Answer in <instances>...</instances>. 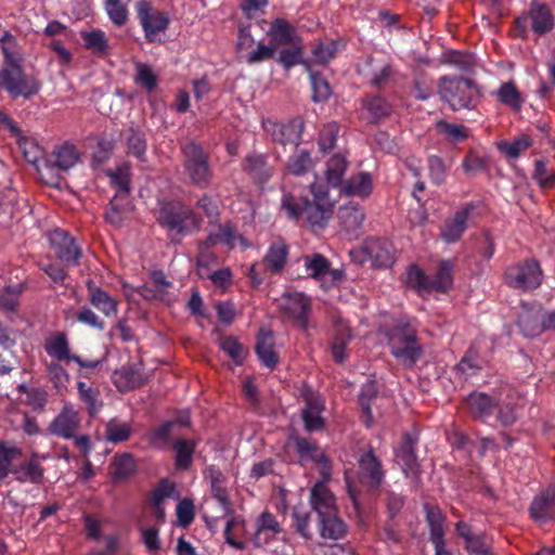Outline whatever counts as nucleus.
Here are the masks:
<instances>
[{
	"instance_id": "obj_1",
	"label": "nucleus",
	"mask_w": 555,
	"mask_h": 555,
	"mask_svg": "<svg viewBox=\"0 0 555 555\" xmlns=\"http://www.w3.org/2000/svg\"><path fill=\"white\" fill-rule=\"evenodd\" d=\"M333 208L334 202L323 185L311 183L309 188H283L281 209L291 220L305 219L311 228L322 230L332 217Z\"/></svg>"
},
{
	"instance_id": "obj_2",
	"label": "nucleus",
	"mask_w": 555,
	"mask_h": 555,
	"mask_svg": "<svg viewBox=\"0 0 555 555\" xmlns=\"http://www.w3.org/2000/svg\"><path fill=\"white\" fill-rule=\"evenodd\" d=\"M358 463L357 485L347 479V491L356 512L359 514L364 504V494L374 498L380 494L385 470L372 449L363 453Z\"/></svg>"
},
{
	"instance_id": "obj_3",
	"label": "nucleus",
	"mask_w": 555,
	"mask_h": 555,
	"mask_svg": "<svg viewBox=\"0 0 555 555\" xmlns=\"http://www.w3.org/2000/svg\"><path fill=\"white\" fill-rule=\"evenodd\" d=\"M157 222L166 230L170 243L177 245L198 231L203 219L181 201H165L160 204Z\"/></svg>"
},
{
	"instance_id": "obj_4",
	"label": "nucleus",
	"mask_w": 555,
	"mask_h": 555,
	"mask_svg": "<svg viewBox=\"0 0 555 555\" xmlns=\"http://www.w3.org/2000/svg\"><path fill=\"white\" fill-rule=\"evenodd\" d=\"M387 339L391 356L404 367H414L424 351L416 327L410 322H398L388 330Z\"/></svg>"
},
{
	"instance_id": "obj_5",
	"label": "nucleus",
	"mask_w": 555,
	"mask_h": 555,
	"mask_svg": "<svg viewBox=\"0 0 555 555\" xmlns=\"http://www.w3.org/2000/svg\"><path fill=\"white\" fill-rule=\"evenodd\" d=\"M438 93L441 101L454 112L474 109L480 102V92L475 81L462 76L441 77Z\"/></svg>"
},
{
	"instance_id": "obj_6",
	"label": "nucleus",
	"mask_w": 555,
	"mask_h": 555,
	"mask_svg": "<svg viewBox=\"0 0 555 555\" xmlns=\"http://www.w3.org/2000/svg\"><path fill=\"white\" fill-rule=\"evenodd\" d=\"M183 169L191 184L205 189L212 181V169L209 165V155L203 146L189 141L182 145Z\"/></svg>"
},
{
	"instance_id": "obj_7",
	"label": "nucleus",
	"mask_w": 555,
	"mask_h": 555,
	"mask_svg": "<svg viewBox=\"0 0 555 555\" xmlns=\"http://www.w3.org/2000/svg\"><path fill=\"white\" fill-rule=\"evenodd\" d=\"M504 283L516 291L530 293L543 282V270L535 258H526L508 266L503 274Z\"/></svg>"
},
{
	"instance_id": "obj_8",
	"label": "nucleus",
	"mask_w": 555,
	"mask_h": 555,
	"mask_svg": "<svg viewBox=\"0 0 555 555\" xmlns=\"http://www.w3.org/2000/svg\"><path fill=\"white\" fill-rule=\"evenodd\" d=\"M40 88V81L34 76L26 75L15 62L10 61L0 69V90L7 91L12 99H29L36 95Z\"/></svg>"
},
{
	"instance_id": "obj_9",
	"label": "nucleus",
	"mask_w": 555,
	"mask_h": 555,
	"mask_svg": "<svg viewBox=\"0 0 555 555\" xmlns=\"http://www.w3.org/2000/svg\"><path fill=\"white\" fill-rule=\"evenodd\" d=\"M134 9L146 42H162L159 35L164 34L170 24L168 14L156 9L149 0H139Z\"/></svg>"
},
{
	"instance_id": "obj_10",
	"label": "nucleus",
	"mask_w": 555,
	"mask_h": 555,
	"mask_svg": "<svg viewBox=\"0 0 555 555\" xmlns=\"http://www.w3.org/2000/svg\"><path fill=\"white\" fill-rule=\"evenodd\" d=\"M528 21L531 23V30L538 36H543L554 28V16L551 9L539 1H532L528 14L515 20L516 30L522 39L528 34Z\"/></svg>"
},
{
	"instance_id": "obj_11",
	"label": "nucleus",
	"mask_w": 555,
	"mask_h": 555,
	"mask_svg": "<svg viewBox=\"0 0 555 555\" xmlns=\"http://www.w3.org/2000/svg\"><path fill=\"white\" fill-rule=\"evenodd\" d=\"M280 309L283 315L301 331L307 332L309 330L312 302L306 294L301 292L283 294Z\"/></svg>"
},
{
	"instance_id": "obj_12",
	"label": "nucleus",
	"mask_w": 555,
	"mask_h": 555,
	"mask_svg": "<svg viewBox=\"0 0 555 555\" xmlns=\"http://www.w3.org/2000/svg\"><path fill=\"white\" fill-rule=\"evenodd\" d=\"M131 165L128 162L119 164L114 170H106L109 185L115 190V195L109 205L113 210L120 212L128 201L131 191Z\"/></svg>"
},
{
	"instance_id": "obj_13",
	"label": "nucleus",
	"mask_w": 555,
	"mask_h": 555,
	"mask_svg": "<svg viewBox=\"0 0 555 555\" xmlns=\"http://www.w3.org/2000/svg\"><path fill=\"white\" fill-rule=\"evenodd\" d=\"M262 127L274 143L298 146L301 141L304 122L300 119L295 118L287 122L267 119L262 122Z\"/></svg>"
},
{
	"instance_id": "obj_14",
	"label": "nucleus",
	"mask_w": 555,
	"mask_h": 555,
	"mask_svg": "<svg viewBox=\"0 0 555 555\" xmlns=\"http://www.w3.org/2000/svg\"><path fill=\"white\" fill-rule=\"evenodd\" d=\"M479 207L477 202L465 203L454 215L446 219L440 236L447 244L459 242L468 228V221L473 212Z\"/></svg>"
},
{
	"instance_id": "obj_15",
	"label": "nucleus",
	"mask_w": 555,
	"mask_h": 555,
	"mask_svg": "<svg viewBox=\"0 0 555 555\" xmlns=\"http://www.w3.org/2000/svg\"><path fill=\"white\" fill-rule=\"evenodd\" d=\"M56 258L65 266H76L82 256L75 238L62 229H55L49 235Z\"/></svg>"
},
{
	"instance_id": "obj_16",
	"label": "nucleus",
	"mask_w": 555,
	"mask_h": 555,
	"mask_svg": "<svg viewBox=\"0 0 555 555\" xmlns=\"http://www.w3.org/2000/svg\"><path fill=\"white\" fill-rule=\"evenodd\" d=\"M468 414L482 423L493 415L499 405V399L486 392L473 391L464 400Z\"/></svg>"
},
{
	"instance_id": "obj_17",
	"label": "nucleus",
	"mask_w": 555,
	"mask_h": 555,
	"mask_svg": "<svg viewBox=\"0 0 555 555\" xmlns=\"http://www.w3.org/2000/svg\"><path fill=\"white\" fill-rule=\"evenodd\" d=\"M269 156L262 153H249L245 156L242 169L258 185L262 186L274 175V167L268 162Z\"/></svg>"
},
{
	"instance_id": "obj_18",
	"label": "nucleus",
	"mask_w": 555,
	"mask_h": 555,
	"mask_svg": "<svg viewBox=\"0 0 555 555\" xmlns=\"http://www.w3.org/2000/svg\"><path fill=\"white\" fill-rule=\"evenodd\" d=\"M80 427L78 412L69 403H65L61 412L50 423L49 430L52 435L70 439Z\"/></svg>"
},
{
	"instance_id": "obj_19",
	"label": "nucleus",
	"mask_w": 555,
	"mask_h": 555,
	"mask_svg": "<svg viewBox=\"0 0 555 555\" xmlns=\"http://www.w3.org/2000/svg\"><path fill=\"white\" fill-rule=\"evenodd\" d=\"M529 513L535 521L544 522L555 517V485L548 486L533 498Z\"/></svg>"
},
{
	"instance_id": "obj_20",
	"label": "nucleus",
	"mask_w": 555,
	"mask_h": 555,
	"mask_svg": "<svg viewBox=\"0 0 555 555\" xmlns=\"http://www.w3.org/2000/svg\"><path fill=\"white\" fill-rule=\"evenodd\" d=\"M236 241H238L242 246L248 247L247 241L243 235L237 233L235 225L231 222H225L219 224L217 231L210 232L207 235L203 242V246L209 249L218 244H223L228 248H234Z\"/></svg>"
},
{
	"instance_id": "obj_21",
	"label": "nucleus",
	"mask_w": 555,
	"mask_h": 555,
	"mask_svg": "<svg viewBox=\"0 0 555 555\" xmlns=\"http://www.w3.org/2000/svg\"><path fill=\"white\" fill-rule=\"evenodd\" d=\"M282 531L276 517L264 511L256 520V532L253 537V543L257 547H261L270 543Z\"/></svg>"
},
{
	"instance_id": "obj_22",
	"label": "nucleus",
	"mask_w": 555,
	"mask_h": 555,
	"mask_svg": "<svg viewBox=\"0 0 555 555\" xmlns=\"http://www.w3.org/2000/svg\"><path fill=\"white\" fill-rule=\"evenodd\" d=\"M340 195L367 198L373 191L371 173L360 171L352 175L338 186Z\"/></svg>"
},
{
	"instance_id": "obj_23",
	"label": "nucleus",
	"mask_w": 555,
	"mask_h": 555,
	"mask_svg": "<svg viewBox=\"0 0 555 555\" xmlns=\"http://www.w3.org/2000/svg\"><path fill=\"white\" fill-rule=\"evenodd\" d=\"M352 339V331L349 325L338 320L334 323V333L331 343V351L336 363H344L348 357V345Z\"/></svg>"
},
{
	"instance_id": "obj_24",
	"label": "nucleus",
	"mask_w": 555,
	"mask_h": 555,
	"mask_svg": "<svg viewBox=\"0 0 555 555\" xmlns=\"http://www.w3.org/2000/svg\"><path fill=\"white\" fill-rule=\"evenodd\" d=\"M268 36L270 43L276 49L282 46L295 44L296 42L302 41L295 27L288 21L281 17L275 18L271 23Z\"/></svg>"
},
{
	"instance_id": "obj_25",
	"label": "nucleus",
	"mask_w": 555,
	"mask_h": 555,
	"mask_svg": "<svg viewBox=\"0 0 555 555\" xmlns=\"http://www.w3.org/2000/svg\"><path fill=\"white\" fill-rule=\"evenodd\" d=\"M309 502L318 516L337 509L335 495L323 481L315 482L311 488Z\"/></svg>"
},
{
	"instance_id": "obj_26",
	"label": "nucleus",
	"mask_w": 555,
	"mask_h": 555,
	"mask_svg": "<svg viewBox=\"0 0 555 555\" xmlns=\"http://www.w3.org/2000/svg\"><path fill=\"white\" fill-rule=\"evenodd\" d=\"M517 325L526 337H537L545 332L541 309L524 306L517 318Z\"/></svg>"
},
{
	"instance_id": "obj_27",
	"label": "nucleus",
	"mask_w": 555,
	"mask_h": 555,
	"mask_svg": "<svg viewBox=\"0 0 555 555\" xmlns=\"http://www.w3.org/2000/svg\"><path fill=\"white\" fill-rule=\"evenodd\" d=\"M318 530L323 539L339 540L346 535L347 525L335 509L318 516Z\"/></svg>"
},
{
	"instance_id": "obj_28",
	"label": "nucleus",
	"mask_w": 555,
	"mask_h": 555,
	"mask_svg": "<svg viewBox=\"0 0 555 555\" xmlns=\"http://www.w3.org/2000/svg\"><path fill=\"white\" fill-rule=\"evenodd\" d=\"M13 475L20 482L41 483L44 468L38 454L34 453L28 459L14 466Z\"/></svg>"
},
{
	"instance_id": "obj_29",
	"label": "nucleus",
	"mask_w": 555,
	"mask_h": 555,
	"mask_svg": "<svg viewBox=\"0 0 555 555\" xmlns=\"http://www.w3.org/2000/svg\"><path fill=\"white\" fill-rule=\"evenodd\" d=\"M152 284H143L138 287V294L146 300H165L172 283L167 280L163 271H154L151 274Z\"/></svg>"
},
{
	"instance_id": "obj_30",
	"label": "nucleus",
	"mask_w": 555,
	"mask_h": 555,
	"mask_svg": "<svg viewBox=\"0 0 555 555\" xmlns=\"http://www.w3.org/2000/svg\"><path fill=\"white\" fill-rule=\"evenodd\" d=\"M364 248L377 268H387L393 262V247L387 240L371 238L366 241Z\"/></svg>"
},
{
	"instance_id": "obj_31",
	"label": "nucleus",
	"mask_w": 555,
	"mask_h": 555,
	"mask_svg": "<svg viewBox=\"0 0 555 555\" xmlns=\"http://www.w3.org/2000/svg\"><path fill=\"white\" fill-rule=\"evenodd\" d=\"M416 439L405 433L402 437L400 448L397 451V457L402 463V469L406 476H416L420 473V464L415 451Z\"/></svg>"
},
{
	"instance_id": "obj_32",
	"label": "nucleus",
	"mask_w": 555,
	"mask_h": 555,
	"mask_svg": "<svg viewBox=\"0 0 555 555\" xmlns=\"http://www.w3.org/2000/svg\"><path fill=\"white\" fill-rule=\"evenodd\" d=\"M256 354L260 362L268 369H274L279 363V356L274 350V337L271 331L261 330L257 335Z\"/></svg>"
},
{
	"instance_id": "obj_33",
	"label": "nucleus",
	"mask_w": 555,
	"mask_h": 555,
	"mask_svg": "<svg viewBox=\"0 0 555 555\" xmlns=\"http://www.w3.org/2000/svg\"><path fill=\"white\" fill-rule=\"evenodd\" d=\"M323 410L324 404L320 398L310 397L306 400L301 416L307 431L314 433L324 428L325 422L322 417Z\"/></svg>"
},
{
	"instance_id": "obj_34",
	"label": "nucleus",
	"mask_w": 555,
	"mask_h": 555,
	"mask_svg": "<svg viewBox=\"0 0 555 555\" xmlns=\"http://www.w3.org/2000/svg\"><path fill=\"white\" fill-rule=\"evenodd\" d=\"M338 218L343 228L348 233H356L362 228L365 214L362 206L356 202H349L339 207Z\"/></svg>"
},
{
	"instance_id": "obj_35",
	"label": "nucleus",
	"mask_w": 555,
	"mask_h": 555,
	"mask_svg": "<svg viewBox=\"0 0 555 555\" xmlns=\"http://www.w3.org/2000/svg\"><path fill=\"white\" fill-rule=\"evenodd\" d=\"M453 272L454 262L452 260H440L435 276L429 278V294L434 292L448 293L453 286Z\"/></svg>"
},
{
	"instance_id": "obj_36",
	"label": "nucleus",
	"mask_w": 555,
	"mask_h": 555,
	"mask_svg": "<svg viewBox=\"0 0 555 555\" xmlns=\"http://www.w3.org/2000/svg\"><path fill=\"white\" fill-rule=\"evenodd\" d=\"M287 257L288 246L283 241L274 242L263 257V266L272 274H278L284 269Z\"/></svg>"
},
{
	"instance_id": "obj_37",
	"label": "nucleus",
	"mask_w": 555,
	"mask_h": 555,
	"mask_svg": "<svg viewBox=\"0 0 555 555\" xmlns=\"http://www.w3.org/2000/svg\"><path fill=\"white\" fill-rule=\"evenodd\" d=\"M112 380L119 391H128L141 387L144 378L141 372L132 366H122L112 375Z\"/></svg>"
},
{
	"instance_id": "obj_38",
	"label": "nucleus",
	"mask_w": 555,
	"mask_h": 555,
	"mask_svg": "<svg viewBox=\"0 0 555 555\" xmlns=\"http://www.w3.org/2000/svg\"><path fill=\"white\" fill-rule=\"evenodd\" d=\"M196 447L197 442L193 439H177L173 441L175 466L178 470H188L192 466Z\"/></svg>"
},
{
	"instance_id": "obj_39",
	"label": "nucleus",
	"mask_w": 555,
	"mask_h": 555,
	"mask_svg": "<svg viewBox=\"0 0 555 555\" xmlns=\"http://www.w3.org/2000/svg\"><path fill=\"white\" fill-rule=\"evenodd\" d=\"M78 159L79 153L76 146L69 143H64L53 150L49 162L61 170H68L76 165Z\"/></svg>"
},
{
	"instance_id": "obj_40",
	"label": "nucleus",
	"mask_w": 555,
	"mask_h": 555,
	"mask_svg": "<svg viewBox=\"0 0 555 555\" xmlns=\"http://www.w3.org/2000/svg\"><path fill=\"white\" fill-rule=\"evenodd\" d=\"M494 94L500 103L515 112H519L525 103L520 91L513 80L503 82Z\"/></svg>"
},
{
	"instance_id": "obj_41",
	"label": "nucleus",
	"mask_w": 555,
	"mask_h": 555,
	"mask_svg": "<svg viewBox=\"0 0 555 555\" xmlns=\"http://www.w3.org/2000/svg\"><path fill=\"white\" fill-rule=\"evenodd\" d=\"M137 465L130 453L116 454L111 464V475L114 482H121L128 479L134 472Z\"/></svg>"
},
{
	"instance_id": "obj_42",
	"label": "nucleus",
	"mask_w": 555,
	"mask_h": 555,
	"mask_svg": "<svg viewBox=\"0 0 555 555\" xmlns=\"http://www.w3.org/2000/svg\"><path fill=\"white\" fill-rule=\"evenodd\" d=\"M425 514H426V522L429 527V540H440L444 539V521L446 516L442 511L437 505H425Z\"/></svg>"
},
{
	"instance_id": "obj_43",
	"label": "nucleus",
	"mask_w": 555,
	"mask_h": 555,
	"mask_svg": "<svg viewBox=\"0 0 555 555\" xmlns=\"http://www.w3.org/2000/svg\"><path fill=\"white\" fill-rule=\"evenodd\" d=\"M295 449L301 460H311L317 464H324L328 462L327 456L319 452V446L315 441L304 437H294Z\"/></svg>"
},
{
	"instance_id": "obj_44",
	"label": "nucleus",
	"mask_w": 555,
	"mask_h": 555,
	"mask_svg": "<svg viewBox=\"0 0 555 555\" xmlns=\"http://www.w3.org/2000/svg\"><path fill=\"white\" fill-rule=\"evenodd\" d=\"M348 160L347 158L338 153L334 154L326 164V181L327 184L333 188H338L343 183V177L347 170Z\"/></svg>"
},
{
	"instance_id": "obj_45",
	"label": "nucleus",
	"mask_w": 555,
	"mask_h": 555,
	"mask_svg": "<svg viewBox=\"0 0 555 555\" xmlns=\"http://www.w3.org/2000/svg\"><path fill=\"white\" fill-rule=\"evenodd\" d=\"M454 370L461 378L467 380L470 377L479 375L482 370V363L477 352L469 349L455 365Z\"/></svg>"
},
{
	"instance_id": "obj_46",
	"label": "nucleus",
	"mask_w": 555,
	"mask_h": 555,
	"mask_svg": "<svg viewBox=\"0 0 555 555\" xmlns=\"http://www.w3.org/2000/svg\"><path fill=\"white\" fill-rule=\"evenodd\" d=\"M22 456V450L15 446L0 442V482L13 475L15 462Z\"/></svg>"
},
{
	"instance_id": "obj_47",
	"label": "nucleus",
	"mask_w": 555,
	"mask_h": 555,
	"mask_svg": "<svg viewBox=\"0 0 555 555\" xmlns=\"http://www.w3.org/2000/svg\"><path fill=\"white\" fill-rule=\"evenodd\" d=\"M312 167L313 160L311 153L306 149L297 150L286 163L287 172L294 176H304L310 171Z\"/></svg>"
},
{
	"instance_id": "obj_48",
	"label": "nucleus",
	"mask_w": 555,
	"mask_h": 555,
	"mask_svg": "<svg viewBox=\"0 0 555 555\" xmlns=\"http://www.w3.org/2000/svg\"><path fill=\"white\" fill-rule=\"evenodd\" d=\"M436 130L451 143H461L468 139L469 130L463 125L452 124L444 119L436 121Z\"/></svg>"
},
{
	"instance_id": "obj_49",
	"label": "nucleus",
	"mask_w": 555,
	"mask_h": 555,
	"mask_svg": "<svg viewBox=\"0 0 555 555\" xmlns=\"http://www.w3.org/2000/svg\"><path fill=\"white\" fill-rule=\"evenodd\" d=\"M363 108L369 112L373 120L389 116L392 109L388 100L378 94L366 95L363 99Z\"/></svg>"
},
{
	"instance_id": "obj_50",
	"label": "nucleus",
	"mask_w": 555,
	"mask_h": 555,
	"mask_svg": "<svg viewBox=\"0 0 555 555\" xmlns=\"http://www.w3.org/2000/svg\"><path fill=\"white\" fill-rule=\"evenodd\" d=\"M289 46L291 48L281 49L276 59L278 63L285 70H289L291 68L305 63L302 41Z\"/></svg>"
},
{
	"instance_id": "obj_51",
	"label": "nucleus",
	"mask_w": 555,
	"mask_h": 555,
	"mask_svg": "<svg viewBox=\"0 0 555 555\" xmlns=\"http://www.w3.org/2000/svg\"><path fill=\"white\" fill-rule=\"evenodd\" d=\"M46 351L49 356L59 361L72 360L69 344L64 333H55L46 344Z\"/></svg>"
},
{
	"instance_id": "obj_52",
	"label": "nucleus",
	"mask_w": 555,
	"mask_h": 555,
	"mask_svg": "<svg viewBox=\"0 0 555 555\" xmlns=\"http://www.w3.org/2000/svg\"><path fill=\"white\" fill-rule=\"evenodd\" d=\"M292 527L302 539L309 541L313 538L311 526V513L300 507H295L292 514Z\"/></svg>"
},
{
	"instance_id": "obj_53",
	"label": "nucleus",
	"mask_w": 555,
	"mask_h": 555,
	"mask_svg": "<svg viewBox=\"0 0 555 555\" xmlns=\"http://www.w3.org/2000/svg\"><path fill=\"white\" fill-rule=\"evenodd\" d=\"M376 397L377 389L374 383H366L362 386L358 401L362 411L363 422L367 427L373 422L372 404Z\"/></svg>"
},
{
	"instance_id": "obj_54",
	"label": "nucleus",
	"mask_w": 555,
	"mask_h": 555,
	"mask_svg": "<svg viewBox=\"0 0 555 555\" xmlns=\"http://www.w3.org/2000/svg\"><path fill=\"white\" fill-rule=\"evenodd\" d=\"M305 268L309 276L319 280L327 275L330 271V261L322 254H312L304 257Z\"/></svg>"
},
{
	"instance_id": "obj_55",
	"label": "nucleus",
	"mask_w": 555,
	"mask_h": 555,
	"mask_svg": "<svg viewBox=\"0 0 555 555\" xmlns=\"http://www.w3.org/2000/svg\"><path fill=\"white\" fill-rule=\"evenodd\" d=\"M126 142L127 153L143 160L147 149L145 134L140 130L131 128L126 132Z\"/></svg>"
},
{
	"instance_id": "obj_56",
	"label": "nucleus",
	"mask_w": 555,
	"mask_h": 555,
	"mask_svg": "<svg viewBox=\"0 0 555 555\" xmlns=\"http://www.w3.org/2000/svg\"><path fill=\"white\" fill-rule=\"evenodd\" d=\"M210 483L212 496L222 506L224 514H230L232 512V503L224 487V476L222 473L217 470L215 474H212Z\"/></svg>"
},
{
	"instance_id": "obj_57",
	"label": "nucleus",
	"mask_w": 555,
	"mask_h": 555,
	"mask_svg": "<svg viewBox=\"0 0 555 555\" xmlns=\"http://www.w3.org/2000/svg\"><path fill=\"white\" fill-rule=\"evenodd\" d=\"M23 293L22 285H9L0 289V309L5 312H16L20 297Z\"/></svg>"
},
{
	"instance_id": "obj_58",
	"label": "nucleus",
	"mask_w": 555,
	"mask_h": 555,
	"mask_svg": "<svg viewBox=\"0 0 555 555\" xmlns=\"http://www.w3.org/2000/svg\"><path fill=\"white\" fill-rule=\"evenodd\" d=\"M427 169L433 184L439 186L446 183L449 166L438 155H430L427 158Z\"/></svg>"
},
{
	"instance_id": "obj_59",
	"label": "nucleus",
	"mask_w": 555,
	"mask_h": 555,
	"mask_svg": "<svg viewBox=\"0 0 555 555\" xmlns=\"http://www.w3.org/2000/svg\"><path fill=\"white\" fill-rule=\"evenodd\" d=\"M175 426L176 422L167 421L153 428L149 434L150 443L156 448L169 446Z\"/></svg>"
},
{
	"instance_id": "obj_60",
	"label": "nucleus",
	"mask_w": 555,
	"mask_h": 555,
	"mask_svg": "<svg viewBox=\"0 0 555 555\" xmlns=\"http://www.w3.org/2000/svg\"><path fill=\"white\" fill-rule=\"evenodd\" d=\"M532 145V139L528 134L516 137L513 141H501L498 149L509 158H517L521 152Z\"/></svg>"
},
{
	"instance_id": "obj_61",
	"label": "nucleus",
	"mask_w": 555,
	"mask_h": 555,
	"mask_svg": "<svg viewBox=\"0 0 555 555\" xmlns=\"http://www.w3.org/2000/svg\"><path fill=\"white\" fill-rule=\"evenodd\" d=\"M489 158L480 155L475 150H469L464 156L461 167L467 175H476L488 170Z\"/></svg>"
},
{
	"instance_id": "obj_62",
	"label": "nucleus",
	"mask_w": 555,
	"mask_h": 555,
	"mask_svg": "<svg viewBox=\"0 0 555 555\" xmlns=\"http://www.w3.org/2000/svg\"><path fill=\"white\" fill-rule=\"evenodd\" d=\"M220 349L237 365L242 364L246 352L244 346L234 336H225L219 340Z\"/></svg>"
},
{
	"instance_id": "obj_63",
	"label": "nucleus",
	"mask_w": 555,
	"mask_h": 555,
	"mask_svg": "<svg viewBox=\"0 0 555 555\" xmlns=\"http://www.w3.org/2000/svg\"><path fill=\"white\" fill-rule=\"evenodd\" d=\"M406 284L420 294H429V276L416 264H411L406 272Z\"/></svg>"
},
{
	"instance_id": "obj_64",
	"label": "nucleus",
	"mask_w": 555,
	"mask_h": 555,
	"mask_svg": "<svg viewBox=\"0 0 555 555\" xmlns=\"http://www.w3.org/2000/svg\"><path fill=\"white\" fill-rule=\"evenodd\" d=\"M135 82L145 89L147 92H152L158 85V77L153 72L152 67L144 63H138L135 65Z\"/></svg>"
}]
</instances>
